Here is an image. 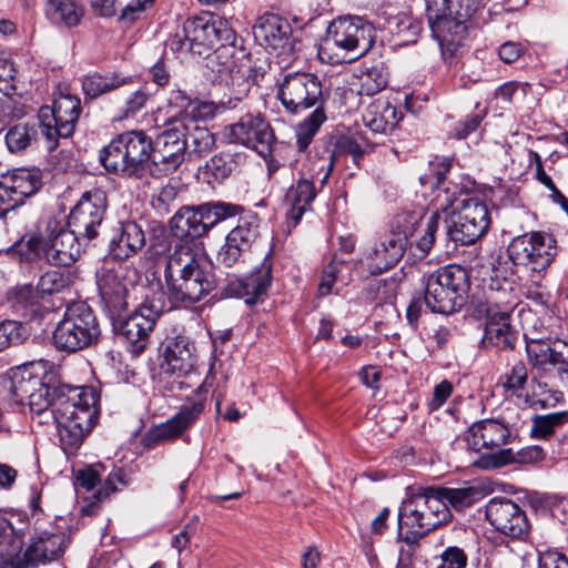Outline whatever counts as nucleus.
<instances>
[{"instance_id":"680f3d73","label":"nucleus","mask_w":568,"mask_h":568,"mask_svg":"<svg viewBox=\"0 0 568 568\" xmlns=\"http://www.w3.org/2000/svg\"><path fill=\"white\" fill-rule=\"evenodd\" d=\"M343 262L335 258L323 270L322 278L318 284V293L321 296H326L332 292L333 285L338 280Z\"/></svg>"},{"instance_id":"3c124183","label":"nucleus","mask_w":568,"mask_h":568,"mask_svg":"<svg viewBox=\"0 0 568 568\" xmlns=\"http://www.w3.org/2000/svg\"><path fill=\"white\" fill-rule=\"evenodd\" d=\"M568 423V410L535 416L531 425V434L535 437H547L557 427Z\"/></svg>"},{"instance_id":"0e129e2a","label":"nucleus","mask_w":568,"mask_h":568,"mask_svg":"<svg viewBox=\"0 0 568 568\" xmlns=\"http://www.w3.org/2000/svg\"><path fill=\"white\" fill-rule=\"evenodd\" d=\"M464 41L465 39H448L447 37H444L442 38V41H438L442 57L447 64H455L459 57H462Z\"/></svg>"},{"instance_id":"39448f33","label":"nucleus","mask_w":568,"mask_h":568,"mask_svg":"<svg viewBox=\"0 0 568 568\" xmlns=\"http://www.w3.org/2000/svg\"><path fill=\"white\" fill-rule=\"evenodd\" d=\"M375 41V29L361 17L338 18L328 29L318 49L331 64L353 61L364 55Z\"/></svg>"},{"instance_id":"c756f323","label":"nucleus","mask_w":568,"mask_h":568,"mask_svg":"<svg viewBox=\"0 0 568 568\" xmlns=\"http://www.w3.org/2000/svg\"><path fill=\"white\" fill-rule=\"evenodd\" d=\"M254 37L261 44L273 50L292 48V27L288 21L277 14H264L258 18L253 29Z\"/></svg>"},{"instance_id":"412c9836","label":"nucleus","mask_w":568,"mask_h":568,"mask_svg":"<svg viewBox=\"0 0 568 568\" xmlns=\"http://www.w3.org/2000/svg\"><path fill=\"white\" fill-rule=\"evenodd\" d=\"M413 233L403 225L394 227L385 237L367 254L366 265L371 274H378L395 266L408 246V237Z\"/></svg>"},{"instance_id":"58836bf2","label":"nucleus","mask_w":568,"mask_h":568,"mask_svg":"<svg viewBox=\"0 0 568 568\" xmlns=\"http://www.w3.org/2000/svg\"><path fill=\"white\" fill-rule=\"evenodd\" d=\"M131 82L130 77L115 73H91L82 79V90L85 97L95 99Z\"/></svg>"},{"instance_id":"2eb2a0df","label":"nucleus","mask_w":568,"mask_h":568,"mask_svg":"<svg viewBox=\"0 0 568 568\" xmlns=\"http://www.w3.org/2000/svg\"><path fill=\"white\" fill-rule=\"evenodd\" d=\"M223 138L254 150L266 158L272 153L275 135L271 124L260 113H246L237 122L224 126Z\"/></svg>"},{"instance_id":"aec40b11","label":"nucleus","mask_w":568,"mask_h":568,"mask_svg":"<svg viewBox=\"0 0 568 568\" xmlns=\"http://www.w3.org/2000/svg\"><path fill=\"white\" fill-rule=\"evenodd\" d=\"M71 538L65 532L41 531L34 535L22 557L12 561L13 568H33L61 558Z\"/></svg>"},{"instance_id":"f8f14e48","label":"nucleus","mask_w":568,"mask_h":568,"mask_svg":"<svg viewBox=\"0 0 568 568\" xmlns=\"http://www.w3.org/2000/svg\"><path fill=\"white\" fill-rule=\"evenodd\" d=\"M100 329L93 311L83 302L69 305L63 318L53 332L58 349L77 352L90 346L99 337Z\"/></svg>"},{"instance_id":"a18cd8bd","label":"nucleus","mask_w":568,"mask_h":568,"mask_svg":"<svg viewBox=\"0 0 568 568\" xmlns=\"http://www.w3.org/2000/svg\"><path fill=\"white\" fill-rule=\"evenodd\" d=\"M525 337L526 351L529 362L535 367H538L542 371L548 369L552 341L550 338L544 339L540 337L529 336L528 334H525Z\"/></svg>"},{"instance_id":"bb28decb","label":"nucleus","mask_w":568,"mask_h":568,"mask_svg":"<svg viewBox=\"0 0 568 568\" xmlns=\"http://www.w3.org/2000/svg\"><path fill=\"white\" fill-rule=\"evenodd\" d=\"M207 389L202 383L196 387L195 398L166 423L155 427L151 436L155 440H171L179 437L203 412Z\"/></svg>"},{"instance_id":"09e8293b","label":"nucleus","mask_w":568,"mask_h":568,"mask_svg":"<svg viewBox=\"0 0 568 568\" xmlns=\"http://www.w3.org/2000/svg\"><path fill=\"white\" fill-rule=\"evenodd\" d=\"M108 207L106 194L100 189L84 192L70 213H103Z\"/></svg>"},{"instance_id":"052dcab7","label":"nucleus","mask_w":568,"mask_h":568,"mask_svg":"<svg viewBox=\"0 0 568 568\" xmlns=\"http://www.w3.org/2000/svg\"><path fill=\"white\" fill-rule=\"evenodd\" d=\"M169 106L172 109V115L169 120L187 118L186 110L192 104L191 97L180 89L172 90L168 99Z\"/></svg>"},{"instance_id":"4d7b16f0","label":"nucleus","mask_w":568,"mask_h":568,"mask_svg":"<svg viewBox=\"0 0 568 568\" xmlns=\"http://www.w3.org/2000/svg\"><path fill=\"white\" fill-rule=\"evenodd\" d=\"M422 31L420 22L408 16L399 17L394 33L399 40L407 44L414 43L417 40L418 34Z\"/></svg>"},{"instance_id":"5fc2aeb1","label":"nucleus","mask_w":568,"mask_h":568,"mask_svg":"<svg viewBox=\"0 0 568 568\" xmlns=\"http://www.w3.org/2000/svg\"><path fill=\"white\" fill-rule=\"evenodd\" d=\"M23 339V328L17 321L0 322V352L6 348L18 345Z\"/></svg>"},{"instance_id":"5701e85b","label":"nucleus","mask_w":568,"mask_h":568,"mask_svg":"<svg viewBox=\"0 0 568 568\" xmlns=\"http://www.w3.org/2000/svg\"><path fill=\"white\" fill-rule=\"evenodd\" d=\"M246 53L235 47V42L221 41L209 58L207 67L216 73V78L225 84L245 81L246 69L243 59Z\"/></svg>"},{"instance_id":"6e6d98bb","label":"nucleus","mask_w":568,"mask_h":568,"mask_svg":"<svg viewBox=\"0 0 568 568\" xmlns=\"http://www.w3.org/2000/svg\"><path fill=\"white\" fill-rule=\"evenodd\" d=\"M412 224L416 226V230L422 229L423 235L417 241V247L425 255L430 251L435 242V233L438 230V215H432L425 226L422 219Z\"/></svg>"},{"instance_id":"1a4fd4ad","label":"nucleus","mask_w":568,"mask_h":568,"mask_svg":"<svg viewBox=\"0 0 568 568\" xmlns=\"http://www.w3.org/2000/svg\"><path fill=\"white\" fill-rule=\"evenodd\" d=\"M152 161V140L143 131L119 134L100 152V162L113 173L134 174L144 163Z\"/></svg>"},{"instance_id":"f03ea898","label":"nucleus","mask_w":568,"mask_h":568,"mask_svg":"<svg viewBox=\"0 0 568 568\" xmlns=\"http://www.w3.org/2000/svg\"><path fill=\"white\" fill-rule=\"evenodd\" d=\"M452 519V513L442 501L437 487H407L398 509V539L414 546L429 531Z\"/></svg>"},{"instance_id":"6ab92c4d","label":"nucleus","mask_w":568,"mask_h":568,"mask_svg":"<svg viewBox=\"0 0 568 568\" xmlns=\"http://www.w3.org/2000/svg\"><path fill=\"white\" fill-rule=\"evenodd\" d=\"M485 517L500 534L524 539L530 529L525 511L509 498L495 497L485 506Z\"/></svg>"},{"instance_id":"7c9ffc66","label":"nucleus","mask_w":568,"mask_h":568,"mask_svg":"<svg viewBox=\"0 0 568 568\" xmlns=\"http://www.w3.org/2000/svg\"><path fill=\"white\" fill-rule=\"evenodd\" d=\"M145 244L142 227L132 221L120 222L110 241V252L116 260H125L138 253Z\"/></svg>"},{"instance_id":"cd10ccee","label":"nucleus","mask_w":568,"mask_h":568,"mask_svg":"<svg viewBox=\"0 0 568 568\" xmlns=\"http://www.w3.org/2000/svg\"><path fill=\"white\" fill-rule=\"evenodd\" d=\"M510 437L508 426L499 419H483L474 423L466 435L468 446L475 450L496 449L501 450V446L507 444Z\"/></svg>"},{"instance_id":"f3484780","label":"nucleus","mask_w":568,"mask_h":568,"mask_svg":"<svg viewBox=\"0 0 568 568\" xmlns=\"http://www.w3.org/2000/svg\"><path fill=\"white\" fill-rule=\"evenodd\" d=\"M163 305L160 301H145L129 317L119 322L120 335L123 337L128 351L134 355L141 354L146 347L149 335L162 314Z\"/></svg>"},{"instance_id":"69168bd1","label":"nucleus","mask_w":568,"mask_h":568,"mask_svg":"<svg viewBox=\"0 0 568 568\" xmlns=\"http://www.w3.org/2000/svg\"><path fill=\"white\" fill-rule=\"evenodd\" d=\"M464 41L465 39H448L447 37H444L442 38V41H438L442 57L447 64H455L459 57H462Z\"/></svg>"},{"instance_id":"e433bc0d","label":"nucleus","mask_w":568,"mask_h":568,"mask_svg":"<svg viewBox=\"0 0 568 568\" xmlns=\"http://www.w3.org/2000/svg\"><path fill=\"white\" fill-rule=\"evenodd\" d=\"M454 221L452 236L464 245L473 244L480 239L490 225V215H457Z\"/></svg>"},{"instance_id":"37998d69","label":"nucleus","mask_w":568,"mask_h":568,"mask_svg":"<svg viewBox=\"0 0 568 568\" xmlns=\"http://www.w3.org/2000/svg\"><path fill=\"white\" fill-rule=\"evenodd\" d=\"M325 120L326 114L324 109H314V111L298 124L296 129V143L300 151L307 149Z\"/></svg>"},{"instance_id":"774afa93","label":"nucleus","mask_w":568,"mask_h":568,"mask_svg":"<svg viewBox=\"0 0 568 568\" xmlns=\"http://www.w3.org/2000/svg\"><path fill=\"white\" fill-rule=\"evenodd\" d=\"M442 562L438 568H466L467 556L459 547H448L440 556Z\"/></svg>"},{"instance_id":"338daca9","label":"nucleus","mask_w":568,"mask_h":568,"mask_svg":"<svg viewBox=\"0 0 568 568\" xmlns=\"http://www.w3.org/2000/svg\"><path fill=\"white\" fill-rule=\"evenodd\" d=\"M527 381V368L523 362H517L504 376L503 386L513 392L521 389Z\"/></svg>"},{"instance_id":"4be33fe9","label":"nucleus","mask_w":568,"mask_h":568,"mask_svg":"<svg viewBox=\"0 0 568 568\" xmlns=\"http://www.w3.org/2000/svg\"><path fill=\"white\" fill-rule=\"evenodd\" d=\"M57 226V215H40L36 224L9 250L20 263H33L45 257V239Z\"/></svg>"},{"instance_id":"4468645a","label":"nucleus","mask_w":568,"mask_h":568,"mask_svg":"<svg viewBox=\"0 0 568 568\" xmlns=\"http://www.w3.org/2000/svg\"><path fill=\"white\" fill-rule=\"evenodd\" d=\"M80 113L81 101L71 94H62L54 100L52 106L44 105L39 110L40 129L49 151L58 146L59 138L72 135Z\"/></svg>"},{"instance_id":"c85d7f7f","label":"nucleus","mask_w":568,"mask_h":568,"mask_svg":"<svg viewBox=\"0 0 568 568\" xmlns=\"http://www.w3.org/2000/svg\"><path fill=\"white\" fill-rule=\"evenodd\" d=\"M11 393L18 403H27L30 412H41L49 408L54 398V389L41 382L39 377L31 374L26 377L14 376L11 382Z\"/></svg>"},{"instance_id":"c03bdc74","label":"nucleus","mask_w":568,"mask_h":568,"mask_svg":"<svg viewBox=\"0 0 568 568\" xmlns=\"http://www.w3.org/2000/svg\"><path fill=\"white\" fill-rule=\"evenodd\" d=\"M316 196L313 182L308 180H301L296 186L293 187L287 194L291 201V213H306L312 210L311 204Z\"/></svg>"},{"instance_id":"a211bd4d","label":"nucleus","mask_w":568,"mask_h":568,"mask_svg":"<svg viewBox=\"0 0 568 568\" xmlns=\"http://www.w3.org/2000/svg\"><path fill=\"white\" fill-rule=\"evenodd\" d=\"M133 283L121 263L105 262L97 272V285L111 318L120 320L128 306V286Z\"/></svg>"},{"instance_id":"13d9d810","label":"nucleus","mask_w":568,"mask_h":568,"mask_svg":"<svg viewBox=\"0 0 568 568\" xmlns=\"http://www.w3.org/2000/svg\"><path fill=\"white\" fill-rule=\"evenodd\" d=\"M452 16L449 0H426V17L432 31Z\"/></svg>"},{"instance_id":"2f4dec72","label":"nucleus","mask_w":568,"mask_h":568,"mask_svg":"<svg viewBox=\"0 0 568 568\" xmlns=\"http://www.w3.org/2000/svg\"><path fill=\"white\" fill-rule=\"evenodd\" d=\"M545 458V452L539 446H528L518 452H513L511 448L501 449L497 453L481 455L474 465L483 468H498L508 464H535Z\"/></svg>"},{"instance_id":"a878e982","label":"nucleus","mask_w":568,"mask_h":568,"mask_svg":"<svg viewBox=\"0 0 568 568\" xmlns=\"http://www.w3.org/2000/svg\"><path fill=\"white\" fill-rule=\"evenodd\" d=\"M151 206L159 213H243L245 209L222 201L205 202L199 205H181L176 199L175 189L172 186L163 187L159 194L152 197Z\"/></svg>"},{"instance_id":"49530a36","label":"nucleus","mask_w":568,"mask_h":568,"mask_svg":"<svg viewBox=\"0 0 568 568\" xmlns=\"http://www.w3.org/2000/svg\"><path fill=\"white\" fill-rule=\"evenodd\" d=\"M73 280L74 275L69 271H50L44 273L37 283L41 298L47 295L62 292L73 283Z\"/></svg>"},{"instance_id":"6e6552de","label":"nucleus","mask_w":568,"mask_h":568,"mask_svg":"<svg viewBox=\"0 0 568 568\" xmlns=\"http://www.w3.org/2000/svg\"><path fill=\"white\" fill-rule=\"evenodd\" d=\"M57 217V226L45 239V260L54 266H70L81 254L78 235L89 240L98 235L97 229L102 225V217L80 221L79 215Z\"/></svg>"},{"instance_id":"20e7f679","label":"nucleus","mask_w":568,"mask_h":568,"mask_svg":"<svg viewBox=\"0 0 568 568\" xmlns=\"http://www.w3.org/2000/svg\"><path fill=\"white\" fill-rule=\"evenodd\" d=\"M164 277L170 297L176 303H196L215 287L205 261L185 245L175 246L169 255Z\"/></svg>"},{"instance_id":"8fccbe9b","label":"nucleus","mask_w":568,"mask_h":568,"mask_svg":"<svg viewBox=\"0 0 568 568\" xmlns=\"http://www.w3.org/2000/svg\"><path fill=\"white\" fill-rule=\"evenodd\" d=\"M256 215H244L239 219L237 225L227 234L231 242L250 250L252 241L256 236Z\"/></svg>"},{"instance_id":"ddd939ff","label":"nucleus","mask_w":568,"mask_h":568,"mask_svg":"<svg viewBox=\"0 0 568 568\" xmlns=\"http://www.w3.org/2000/svg\"><path fill=\"white\" fill-rule=\"evenodd\" d=\"M277 99L292 114L302 113L311 108L324 109L322 83L313 73H286L277 83Z\"/></svg>"},{"instance_id":"e2e57ef3","label":"nucleus","mask_w":568,"mask_h":568,"mask_svg":"<svg viewBox=\"0 0 568 568\" xmlns=\"http://www.w3.org/2000/svg\"><path fill=\"white\" fill-rule=\"evenodd\" d=\"M528 89V83L509 81L498 88L496 97L501 98L506 102H513L515 100L520 101L526 98Z\"/></svg>"},{"instance_id":"f704fd0d","label":"nucleus","mask_w":568,"mask_h":568,"mask_svg":"<svg viewBox=\"0 0 568 568\" xmlns=\"http://www.w3.org/2000/svg\"><path fill=\"white\" fill-rule=\"evenodd\" d=\"M212 215H172L170 227L174 236L179 239H196L209 232V230L229 215H217L211 220Z\"/></svg>"},{"instance_id":"473e14b6","label":"nucleus","mask_w":568,"mask_h":568,"mask_svg":"<svg viewBox=\"0 0 568 568\" xmlns=\"http://www.w3.org/2000/svg\"><path fill=\"white\" fill-rule=\"evenodd\" d=\"M44 16L58 28H75L84 17L81 0H45Z\"/></svg>"},{"instance_id":"423d86ee","label":"nucleus","mask_w":568,"mask_h":568,"mask_svg":"<svg viewBox=\"0 0 568 568\" xmlns=\"http://www.w3.org/2000/svg\"><path fill=\"white\" fill-rule=\"evenodd\" d=\"M557 254L556 240L549 233L531 232L514 237L507 246V257L501 252L493 253L489 257L491 275L506 277L513 273L511 265L529 267L532 272L546 270Z\"/></svg>"},{"instance_id":"7ed1b4c3","label":"nucleus","mask_w":568,"mask_h":568,"mask_svg":"<svg viewBox=\"0 0 568 568\" xmlns=\"http://www.w3.org/2000/svg\"><path fill=\"white\" fill-rule=\"evenodd\" d=\"M168 129L152 141V163L161 165L163 171H174L185 160L189 139L193 149L192 156L209 152L214 145V138L205 128H200L193 119L181 118L166 121Z\"/></svg>"},{"instance_id":"de8ad7c7","label":"nucleus","mask_w":568,"mask_h":568,"mask_svg":"<svg viewBox=\"0 0 568 568\" xmlns=\"http://www.w3.org/2000/svg\"><path fill=\"white\" fill-rule=\"evenodd\" d=\"M398 292V281L394 277L374 280L366 288V298L377 304L393 303Z\"/></svg>"},{"instance_id":"603ef678","label":"nucleus","mask_w":568,"mask_h":568,"mask_svg":"<svg viewBox=\"0 0 568 568\" xmlns=\"http://www.w3.org/2000/svg\"><path fill=\"white\" fill-rule=\"evenodd\" d=\"M466 14L458 13V17H448L447 20L440 22L434 27L432 31L433 36L437 39V41H442V38L447 37L448 39H466L467 36V26H466Z\"/></svg>"},{"instance_id":"f257e3e1","label":"nucleus","mask_w":568,"mask_h":568,"mask_svg":"<svg viewBox=\"0 0 568 568\" xmlns=\"http://www.w3.org/2000/svg\"><path fill=\"white\" fill-rule=\"evenodd\" d=\"M98 402L99 396L92 387L61 386L54 388L49 408L31 414L40 425H55L64 450L74 449L97 423Z\"/></svg>"},{"instance_id":"bf43d9fd","label":"nucleus","mask_w":568,"mask_h":568,"mask_svg":"<svg viewBox=\"0 0 568 568\" xmlns=\"http://www.w3.org/2000/svg\"><path fill=\"white\" fill-rule=\"evenodd\" d=\"M549 366L557 368L559 374H568V343L561 339L552 341Z\"/></svg>"},{"instance_id":"0eeeda50","label":"nucleus","mask_w":568,"mask_h":568,"mask_svg":"<svg viewBox=\"0 0 568 568\" xmlns=\"http://www.w3.org/2000/svg\"><path fill=\"white\" fill-rule=\"evenodd\" d=\"M221 41H236V34L229 21L213 14H201L186 19L182 29L168 40L166 45L173 52L189 51L205 55Z\"/></svg>"},{"instance_id":"dca6fc26","label":"nucleus","mask_w":568,"mask_h":568,"mask_svg":"<svg viewBox=\"0 0 568 568\" xmlns=\"http://www.w3.org/2000/svg\"><path fill=\"white\" fill-rule=\"evenodd\" d=\"M503 292H491L488 297L489 306L486 311L485 334L483 346L500 351L513 349L517 339V333L510 324V313L515 301H504L500 297Z\"/></svg>"},{"instance_id":"9b49d317","label":"nucleus","mask_w":568,"mask_h":568,"mask_svg":"<svg viewBox=\"0 0 568 568\" xmlns=\"http://www.w3.org/2000/svg\"><path fill=\"white\" fill-rule=\"evenodd\" d=\"M450 168L452 161L448 158H436L429 162V173L419 178L422 185H429L436 192L425 209L426 213H460L462 211L488 213L487 205L478 196L468 192H460L458 196H454L448 189H440Z\"/></svg>"},{"instance_id":"393cba45","label":"nucleus","mask_w":568,"mask_h":568,"mask_svg":"<svg viewBox=\"0 0 568 568\" xmlns=\"http://www.w3.org/2000/svg\"><path fill=\"white\" fill-rule=\"evenodd\" d=\"M272 283V261L266 255L258 267L246 277L231 281L224 287L229 296L242 297L247 304H255L266 294Z\"/></svg>"},{"instance_id":"b1692460","label":"nucleus","mask_w":568,"mask_h":568,"mask_svg":"<svg viewBox=\"0 0 568 568\" xmlns=\"http://www.w3.org/2000/svg\"><path fill=\"white\" fill-rule=\"evenodd\" d=\"M195 346L186 336H176L166 341L163 348L162 369L176 378H196L194 365Z\"/></svg>"},{"instance_id":"c9c22d12","label":"nucleus","mask_w":568,"mask_h":568,"mask_svg":"<svg viewBox=\"0 0 568 568\" xmlns=\"http://www.w3.org/2000/svg\"><path fill=\"white\" fill-rule=\"evenodd\" d=\"M1 179L21 203L26 199L32 196L41 186V172L38 169H14L13 171L2 174Z\"/></svg>"},{"instance_id":"ea45409f","label":"nucleus","mask_w":568,"mask_h":568,"mask_svg":"<svg viewBox=\"0 0 568 568\" xmlns=\"http://www.w3.org/2000/svg\"><path fill=\"white\" fill-rule=\"evenodd\" d=\"M438 495L446 507H453L458 511L473 506L485 496L484 490L476 485L459 488L437 487Z\"/></svg>"},{"instance_id":"72a5a7b5","label":"nucleus","mask_w":568,"mask_h":568,"mask_svg":"<svg viewBox=\"0 0 568 568\" xmlns=\"http://www.w3.org/2000/svg\"><path fill=\"white\" fill-rule=\"evenodd\" d=\"M402 118V112L387 100L372 102L363 114V122L373 133L392 131Z\"/></svg>"},{"instance_id":"79ce46f5","label":"nucleus","mask_w":568,"mask_h":568,"mask_svg":"<svg viewBox=\"0 0 568 568\" xmlns=\"http://www.w3.org/2000/svg\"><path fill=\"white\" fill-rule=\"evenodd\" d=\"M38 131L34 125L19 123L9 129L6 144L11 153L24 151L37 141Z\"/></svg>"},{"instance_id":"a19ab883","label":"nucleus","mask_w":568,"mask_h":568,"mask_svg":"<svg viewBox=\"0 0 568 568\" xmlns=\"http://www.w3.org/2000/svg\"><path fill=\"white\" fill-rule=\"evenodd\" d=\"M388 83V74L382 64L373 65L358 75L357 93L372 97L379 93Z\"/></svg>"},{"instance_id":"4c0bfd02","label":"nucleus","mask_w":568,"mask_h":568,"mask_svg":"<svg viewBox=\"0 0 568 568\" xmlns=\"http://www.w3.org/2000/svg\"><path fill=\"white\" fill-rule=\"evenodd\" d=\"M235 162L232 154L219 153L213 155L204 165L197 169V180L209 185L220 184L233 172Z\"/></svg>"},{"instance_id":"864d4df0","label":"nucleus","mask_w":568,"mask_h":568,"mask_svg":"<svg viewBox=\"0 0 568 568\" xmlns=\"http://www.w3.org/2000/svg\"><path fill=\"white\" fill-rule=\"evenodd\" d=\"M247 253L248 250L226 237L225 244L217 252L216 262L220 266L230 268L241 263Z\"/></svg>"},{"instance_id":"9d476101","label":"nucleus","mask_w":568,"mask_h":568,"mask_svg":"<svg viewBox=\"0 0 568 568\" xmlns=\"http://www.w3.org/2000/svg\"><path fill=\"white\" fill-rule=\"evenodd\" d=\"M468 286L465 268L445 266L426 278L424 303L433 313L450 314L464 304Z\"/></svg>"}]
</instances>
